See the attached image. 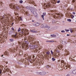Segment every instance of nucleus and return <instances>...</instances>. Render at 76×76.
Returning a JSON list of instances; mask_svg holds the SVG:
<instances>
[{
    "label": "nucleus",
    "instance_id": "nucleus-54",
    "mask_svg": "<svg viewBox=\"0 0 76 76\" xmlns=\"http://www.w3.org/2000/svg\"><path fill=\"white\" fill-rule=\"evenodd\" d=\"M26 15H28V12H26Z\"/></svg>",
    "mask_w": 76,
    "mask_h": 76
},
{
    "label": "nucleus",
    "instance_id": "nucleus-12",
    "mask_svg": "<svg viewBox=\"0 0 76 76\" xmlns=\"http://www.w3.org/2000/svg\"><path fill=\"white\" fill-rule=\"evenodd\" d=\"M39 23H37L36 22H35L33 24V25H34V26H39Z\"/></svg>",
    "mask_w": 76,
    "mask_h": 76
},
{
    "label": "nucleus",
    "instance_id": "nucleus-4",
    "mask_svg": "<svg viewBox=\"0 0 76 76\" xmlns=\"http://www.w3.org/2000/svg\"><path fill=\"white\" fill-rule=\"evenodd\" d=\"M10 7L11 9H14L16 11H19L20 7L18 6H16L15 4H12L10 5Z\"/></svg>",
    "mask_w": 76,
    "mask_h": 76
},
{
    "label": "nucleus",
    "instance_id": "nucleus-19",
    "mask_svg": "<svg viewBox=\"0 0 76 76\" xmlns=\"http://www.w3.org/2000/svg\"><path fill=\"white\" fill-rule=\"evenodd\" d=\"M58 48L59 50H61L63 48V46L61 45H58Z\"/></svg>",
    "mask_w": 76,
    "mask_h": 76
},
{
    "label": "nucleus",
    "instance_id": "nucleus-38",
    "mask_svg": "<svg viewBox=\"0 0 76 76\" xmlns=\"http://www.w3.org/2000/svg\"><path fill=\"white\" fill-rule=\"evenodd\" d=\"M17 37V33H16L15 35H14V37Z\"/></svg>",
    "mask_w": 76,
    "mask_h": 76
},
{
    "label": "nucleus",
    "instance_id": "nucleus-34",
    "mask_svg": "<svg viewBox=\"0 0 76 76\" xmlns=\"http://www.w3.org/2000/svg\"><path fill=\"white\" fill-rule=\"evenodd\" d=\"M13 32V31H10V32L9 33L10 34H12Z\"/></svg>",
    "mask_w": 76,
    "mask_h": 76
},
{
    "label": "nucleus",
    "instance_id": "nucleus-18",
    "mask_svg": "<svg viewBox=\"0 0 76 76\" xmlns=\"http://www.w3.org/2000/svg\"><path fill=\"white\" fill-rule=\"evenodd\" d=\"M73 8H71L70 7H69V8H68L67 9V12H69V11H72L73 10Z\"/></svg>",
    "mask_w": 76,
    "mask_h": 76
},
{
    "label": "nucleus",
    "instance_id": "nucleus-55",
    "mask_svg": "<svg viewBox=\"0 0 76 76\" xmlns=\"http://www.w3.org/2000/svg\"><path fill=\"white\" fill-rule=\"evenodd\" d=\"M12 30H13V31H14V28H13V27H12Z\"/></svg>",
    "mask_w": 76,
    "mask_h": 76
},
{
    "label": "nucleus",
    "instance_id": "nucleus-57",
    "mask_svg": "<svg viewBox=\"0 0 76 76\" xmlns=\"http://www.w3.org/2000/svg\"><path fill=\"white\" fill-rule=\"evenodd\" d=\"M52 1H53L54 2L56 1V0H51Z\"/></svg>",
    "mask_w": 76,
    "mask_h": 76
},
{
    "label": "nucleus",
    "instance_id": "nucleus-44",
    "mask_svg": "<svg viewBox=\"0 0 76 76\" xmlns=\"http://www.w3.org/2000/svg\"><path fill=\"white\" fill-rule=\"evenodd\" d=\"M43 14L44 16H45V15H46V13L45 12L43 13Z\"/></svg>",
    "mask_w": 76,
    "mask_h": 76
},
{
    "label": "nucleus",
    "instance_id": "nucleus-29",
    "mask_svg": "<svg viewBox=\"0 0 76 76\" xmlns=\"http://www.w3.org/2000/svg\"><path fill=\"white\" fill-rule=\"evenodd\" d=\"M36 64H37V66H39V65H40V62H37L36 63Z\"/></svg>",
    "mask_w": 76,
    "mask_h": 76
},
{
    "label": "nucleus",
    "instance_id": "nucleus-15",
    "mask_svg": "<svg viewBox=\"0 0 76 76\" xmlns=\"http://www.w3.org/2000/svg\"><path fill=\"white\" fill-rule=\"evenodd\" d=\"M65 53L64 54V56H67V55H69V51L67 50H65Z\"/></svg>",
    "mask_w": 76,
    "mask_h": 76
},
{
    "label": "nucleus",
    "instance_id": "nucleus-27",
    "mask_svg": "<svg viewBox=\"0 0 76 76\" xmlns=\"http://www.w3.org/2000/svg\"><path fill=\"white\" fill-rule=\"evenodd\" d=\"M32 9H30V10L31 12H32V13H34V12H35V11H34V10H32Z\"/></svg>",
    "mask_w": 76,
    "mask_h": 76
},
{
    "label": "nucleus",
    "instance_id": "nucleus-47",
    "mask_svg": "<svg viewBox=\"0 0 76 76\" xmlns=\"http://www.w3.org/2000/svg\"><path fill=\"white\" fill-rule=\"evenodd\" d=\"M50 52L52 54H53L54 53H53V51L52 50H51Z\"/></svg>",
    "mask_w": 76,
    "mask_h": 76
},
{
    "label": "nucleus",
    "instance_id": "nucleus-9",
    "mask_svg": "<svg viewBox=\"0 0 76 76\" xmlns=\"http://www.w3.org/2000/svg\"><path fill=\"white\" fill-rule=\"evenodd\" d=\"M55 13H56V15H58V18H60L61 16H63V14H60V13H58V12H56V10H55Z\"/></svg>",
    "mask_w": 76,
    "mask_h": 76
},
{
    "label": "nucleus",
    "instance_id": "nucleus-32",
    "mask_svg": "<svg viewBox=\"0 0 76 76\" xmlns=\"http://www.w3.org/2000/svg\"><path fill=\"white\" fill-rule=\"evenodd\" d=\"M19 3L20 4H22L23 3V1L22 0H20L19 1Z\"/></svg>",
    "mask_w": 76,
    "mask_h": 76
},
{
    "label": "nucleus",
    "instance_id": "nucleus-5",
    "mask_svg": "<svg viewBox=\"0 0 76 76\" xmlns=\"http://www.w3.org/2000/svg\"><path fill=\"white\" fill-rule=\"evenodd\" d=\"M44 24V28H47V31H51V29H50V26H48L47 25V24Z\"/></svg>",
    "mask_w": 76,
    "mask_h": 76
},
{
    "label": "nucleus",
    "instance_id": "nucleus-2",
    "mask_svg": "<svg viewBox=\"0 0 76 76\" xmlns=\"http://www.w3.org/2000/svg\"><path fill=\"white\" fill-rule=\"evenodd\" d=\"M11 17L10 14H7L3 15L0 18V20H1V22L3 23H7V22L9 21L10 18Z\"/></svg>",
    "mask_w": 76,
    "mask_h": 76
},
{
    "label": "nucleus",
    "instance_id": "nucleus-11",
    "mask_svg": "<svg viewBox=\"0 0 76 76\" xmlns=\"http://www.w3.org/2000/svg\"><path fill=\"white\" fill-rule=\"evenodd\" d=\"M3 69V66L0 65V75H1L2 73V70Z\"/></svg>",
    "mask_w": 76,
    "mask_h": 76
},
{
    "label": "nucleus",
    "instance_id": "nucleus-64",
    "mask_svg": "<svg viewBox=\"0 0 76 76\" xmlns=\"http://www.w3.org/2000/svg\"><path fill=\"white\" fill-rule=\"evenodd\" d=\"M66 76H70V75L69 74H67L66 75Z\"/></svg>",
    "mask_w": 76,
    "mask_h": 76
},
{
    "label": "nucleus",
    "instance_id": "nucleus-30",
    "mask_svg": "<svg viewBox=\"0 0 76 76\" xmlns=\"http://www.w3.org/2000/svg\"><path fill=\"white\" fill-rule=\"evenodd\" d=\"M41 27L42 28H44V24L42 25L41 26Z\"/></svg>",
    "mask_w": 76,
    "mask_h": 76
},
{
    "label": "nucleus",
    "instance_id": "nucleus-41",
    "mask_svg": "<svg viewBox=\"0 0 76 76\" xmlns=\"http://www.w3.org/2000/svg\"><path fill=\"white\" fill-rule=\"evenodd\" d=\"M49 67H50V66L48 65L46 66V68H47V69H49Z\"/></svg>",
    "mask_w": 76,
    "mask_h": 76
},
{
    "label": "nucleus",
    "instance_id": "nucleus-8",
    "mask_svg": "<svg viewBox=\"0 0 76 76\" xmlns=\"http://www.w3.org/2000/svg\"><path fill=\"white\" fill-rule=\"evenodd\" d=\"M18 46L19 47H23V48H26V45H21V43L20 42L18 41Z\"/></svg>",
    "mask_w": 76,
    "mask_h": 76
},
{
    "label": "nucleus",
    "instance_id": "nucleus-3",
    "mask_svg": "<svg viewBox=\"0 0 76 76\" xmlns=\"http://www.w3.org/2000/svg\"><path fill=\"white\" fill-rule=\"evenodd\" d=\"M28 39L29 42H30L31 44H33V45H35L34 46V48H38L39 45H38L37 43V41H34V38L31 36H29L28 37Z\"/></svg>",
    "mask_w": 76,
    "mask_h": 76
},
{
    "label": "nucleus",
    "instance_id": "nucleus-6",
    "mask_svg": "<svg viewBox=\"0 0 76 76\" xmlns=\"http://www.w3.org/2000/svg\"><path fill=\"white\" fill-rule=\"evenodd\" d=\"M20 20H22V17H19L18 18V19H17L15 20V23H18V22H19V23H20V22H19V21H20Z\"/></svg>",
    "mask_w": 76,
    "mask_h": 76
},
{
    "label": "nucleus",
    "instance_id": "nucleus-60",
    "mask_svg": "<svg viewBox=\"0 0 76 76\" xmlns=\"http://www.w3.org/2000/svg\"><path fill=\"white\" fill-rule=\"evenodd\" d=\"M32 57L33 58H35V56H34V55H33Z\"/></svg>",
    "mask_w": 76,
    "mask_h": 76
},
{
    "label": "nucleus",
    "instance_id": "nucleus-46",
    "mask_svg": "<svg viewBox=\"0 0 76 76\" xmlns=\"http://www.w3.org/2000/svg\"><path fill=\"white\" fill-rule=\"evenodd\" d=\"M65 31H66V32H69V30L66 29V30H65Z\"/></svg>",
    "mask_w": 76,
    "mask_h": 76
},
{
    "label": "nucleus",
    "instance_id": "nucleus-20",
    "mask_svg": "<svg viewBox=\"0 0 76 76\" xmlns=\"http://www.w3.org/2000/svg\"><path fill=\"white\" fill-rule=\"evenodd\" d=\"M4 53L5 56H8L9 55V52L7 51H6Z\"/></svg>",
    "mask_w": 76,
    "mask_h": 76
},
{
    "label": "nucleus",
    "instance_id": "nucleus-52",
    "mask_svg": "<svg viewBox=\"0 0 76 76\" xmlns=\"http://www.w3.org/2000/svg\"><path fill=\"white\" fill-rule=\"evenodd\" d=\"M53 16L54 18H56V17H57V16H56L55 15H53Z\"/></svg>",
    "mask_w": 76,
    "mask_h": 76
},
{
    "label": "nucleus",
    "instance_id": "nucleus-28",
    "mask_svg": "<svg viewBox=\"0 0 76 76\" xmlns=\"http://www.w3.org/2000/svg\"><path fill=\"white\" fill-rule=\"evenodd\" d=\"M42 75H45V74H46V72H42Z\"/></svg>",
    "mask_w": 76,
    "mask_h": 76
},
{
    "label": "nucleus",
    "instance_id": "nucleus-36",
    "mask_svg": "<svg viewBox=\"0 0 76 76\" xmlns=\"http://www.w3.org/2000/svg\"><path fill=\"white\" fill-rule=\"evenodd\" d=\"M10 42H13V39H10Z\"/></svg>",
    "mask_w": 76,
    "mask_h": 76
},
{
    "label": "nucleus",
    "instance_id": "nucleus-37",
    "mask_svg": "<svg viewBox=\"0 0 76 76\" xmlns=\"http://www.w3.org/2000/svg\"><path fill=\"white\" fill-rule=\"evenodd\" d=\"M38 74L40 75H42V72H38Z\"/></svg>",
    "mask_w": 76,
    "mask_h": 76
},
{
    "label": "nucleus",
    "instance_id": "nucleus-7",
    "mask_svg": "<svg viewBox=\"0 0 76 76\" xmlns=\"http://www.w3.org/2000/svg\"><path fill=\"white\" fill-rule=\"evenodd\" d=\"M7 72H10V73H12V72H11V71H10V69H9V68H7L5 69V70L4 71V73H7Z\"/></svg>",
    "mask_w": 76,
    "mask_h": 76
},
{
    "label": "nucleus",
    "instance_id": "nucleus-1",
    "mask_svg": "<svg viewBox=\"0 0 76 76\" xmlns=\"http://www.w3.org/2000/svg\"><path fill=\"white\" fill-rule=\"evenodd\" d=\"M19 33L20 37H21L22 38H23V36H26V35L28 34V32H29V31L28 30L25 29L23 28H19L18 30V32H20Z\"/></svg>",
    "mask_w": 76,
    "mask_h": 76
},
{
    "label": "nucleus",
    "instance_id": "nucleus-26",
    "mask_svg": "<svg viewBox=\"0 0 76 76\" xmlns=\"http://www.w3.org/2000/svg\"><path fill=\"white\" fill-rule=\"evenodd\" d=\"M51 37H56V35L55 34H53L51 35Z\"/></svg>",
    "mask_w": 76,
    "mask_h": 76
},
{
    "label": "nucleus",
    "instance_id": "nucleus-53",
    "mask_svg": "<svg viewBox=\"0 0 76 76\" xmlns=\"http://www.w3.org/2000/svg\"><path fill=\"white\" fill-rule=\"evenodd\" d=\"M4 55H2L1 56V57H3V58H4Z\"/></svg>",
    "mask_w": 76,
    "mask_h": 76
},
{
    "label": "nucleus",
    "instance_id": "nucleus-22",
    "mask_svg": "<svg viewBox=\"0 0 76 76\" xmlns=\"http://www.w3.org/2000/svg\"><path fill=\"white\" fill-rule=\"evenodd\" d=\"M30 31L31 32H32V33H37V31L32 30H30Z\"/></svg>",
    "mask_w": 76,
    "mask_h": 76
},
{
    "label": "nucleus",
    "instance_id": "nucleus-35",
    "mask_svg": "<svg viewBox=\"0 0 76 76\" xmlns=\"http://www.w3.org/2000/svg\"><path fill=\"white\" fill-rule=\"evenodd\" d=\"M28 59L29 60H30L31 59V56H30L28 57Z\"/></svg>",
    "mask_w": 76,
    "mask_h": 76
},
{
    "label": "nucleus",
    "instance_id": "nucleus-59",
    "mask_svg": "<svg viewBox=\"0 0 76 76\" xmlns=\"http://www.w3.org/2000/svg\"><path fill=\"white\" fill-rule=\"evenodd\" d=\"M72 14H73V15H75V12H72Z\"/></svg>",
    "mask_w": 76,
    "mask_h": 76
},
{
    "label": "nucleus",
    "instance_id": "nucleus-24",
    "mask_svg": "<svg viewBox=\"0 0 76 76\" xmlns=\"http://www.w3.org/2000/svg\"><path fill=\"white\" fill-rule=\"evenodd\" d=\"M20 62H21V63H22L23 64H25V61H24V59H22V60H20Z\"/></svg>",
    "mask_w": 76,
    "mask_h": 76
},
{
    "label": "nucleus",
    "instance_id": "nucleus-31",
    "mask_svg": "<svg viewBox=\"0 0 76 76\" xmlns=\"http://www.w3.org/2000/svg\"><path fill=\"white\" fill-rule=\"evenodd\" d=\"M71 42H72V43H74V44H76V40L75 41V42H72L71 41Z\"/></svg>",
    "mask_w": 76,
    "mask_h": 76
},
{
    "label": "nucleus",
    "instance_id": "nucleus-14",
    "mask_svg": "<svg viewBox=\"0 0 76 76\" xmlns=\"http://www.w3.org/2000/svg\"><path fill=\"white\" fill-rule=\"evenodd\" d=\"M46 7L47 8L50 7H51V4L50 3H47L46 5Z\"/></svg>",
    "mask_w": 76,
    "mask_h": 76
},
{
    "label": "nucleus",
    "instance_id": "nucleus-39",
    "mask_svg": "<svg viewBox=\"0 0 76 76\" xmlns=\"http://www.w3.org/2000/svg\"><path fill=\"white\" fill-rule=\"evenodd\" d=\"M67 20L68 21H69V22H71L72 21V20H71L70 19H68Z\"/></svg>",
    "mask_w": 76,
    "mask_h": 76
},
{
    "label": "nucleus",
    "instance_id": "nucleus-10",
    "mask_svg": "<svg viewBox=\"0 0 76 76\" xmlns=\"http://www.w3.org/2000/svg\"><path fill=\"white\" fill-rule=\"evenodd\" d=\"M56 51L57 53H58V52H59V51L58 50H56L53 53V55H54L55 56L57 57V56H58V54H57V53H56Z\"/></svg>",
    "mask_w": 76,
    "mask_h": 76
},
{
    "label": "nucleus",
    "instance_id": "nucleus-21",
    "mask_svg": "<svg viewBox=\"0 0 76 76\" xmlns=\"http://www.w3.org/2000/svg\"><path fill=\"white\" fill-rule=\"evenodd\" d=\"M69 29L71 33H72V32H74V28H70Z\"/></svg>",
    "mask_w": 76,
    "mask_h": 76
},
{
    "label": "nucleus",
    "instance_id": "nucleus-49",
    "mask_svg": "<svg viewBox=\"0 0 76 76\" xmlns=\"http://www.w3.org/2000/svg\"><path fill=\"white\" fill-rule=\"evenodd\" d=\"M60 2V1L58 0L57 1V3H59Z\"/></svg>",
    "mask_w": 76,
    "mask_h": 76
},
{
    "label": "nucleus",
    "instance_id": "nucleus-16",
    "mask_svg": "<svg viewBox=\"0 0 76 76\" xmlns=\"http://www.w3.org/2000/svg\"><path fill=\"white\" fill-rule=\"evenodd\" d=\"M18 50V49L17 48H13L12 49H11V51L12 53H14V52H16L15 51H17Z\"/></svg>",
    "mask_w": 76,
    "mask_h": 76
},
{
    "label": "nucleus",
    "instance_id": "nucleus-13",
    "mask_svg": "<svg viewBox=\"0 0 76 76\" xmlns=\"http://www.w3.org/2000/svg\"><path fill=\"white\" fill-rule=\"evenodd\" d=\"M65 67H66V69H67L68 70H69L70 69H71V67H70V65H65Z\"/></svg>",
    "mask_w": 76,
    "mask_h": 76
},
{
    "label": "nucleus",
    "instance_id": "nucleus-63",
    "mask_svg": "<svg viewBox=\"0 0 76 76\" xmlns=\"http://www.w3.org/2000/svg\"><path fill=\"white\" fill-rule=\"evenodd\" d=\"M5 63L6 64H8V62H7V61Z\"/></svg>",
    "mask_w": 76,
    "mask_h": 76
},
{
    "label": "nucleus",
    "instance_id": "nucleus-51",
    "mask_svg": "<svg viewBox=\"0 0 76 76\" xmlns=\"http://www.w3.org/2000/svg\"><path fill=\"white\" fill-rule=\"evenodd\" d=\"M61 32H65V31L62 30L61 31Z\"/></svg>",
    "mask_w": 76,
    "mask_h": 76
},
{
    "label": "nucleus",
    "instance_id": "nucleus-62",
    "mask_svg": "<svg viewBox=\"0 0 76 76\" xmlns=\"http://www.w3.org/2000/svg\"><path fill=\"white\" fill-rule=\"evenodd\" d=\"M26 42L27 44H28V43H29V42H27V41H26Z\"/></svg>",
    "mask_w": 76,
    "mask_h": 76
},
{
    "label": "nucleus",
    "instance_id": "nucleus-25",
    "mask_svg": "<svg viewBox=\"0 0 76 76\" xmlns=\"http://www.w3.org/2000/svg\"><path fill=\"white\" fill-rule=\"evenodd\" d=\"M34 16H37V12H34V13H33Z\"/></svg>",
    "mask_w": 76,
    "mask_h": 76
},
{
    "label": "nucleus",
    "instance_id": "nucleus-56",
    "mask_svg": "<svg viewBox=\"0 0 76 76\" xmlns=\"http://www.w3.org/2000/svg\"><path fill=\"white\" fill-rule=\"evenodd\" d=\"M72 2V3H75V0H73Z\"/></svg>",
    "mask_w": 76,
    "mask_h": 76
},
{
    "label": "nucleus",
    "instance_id": "nucleus-61",
    "mask_svg": "<svg viewBox=\"0 0 76 76\" xmlns=\"http://www.w3.org/2000/svg\"><path fill=\"white\" fill-rule=\"evenodd\" d=\"M46 42H50V41H46Z\"/></svg>",
    "mask_w": 76,
    "mask_h": 76
},
{
    "label": "nucleus",
    "instance_id": "nucleus-58",
    "mask_svg": "<svg viewBox=\"0 0 76 76\" xmlns=\"http://www.w3.org/2000/svg\"><path fill=\"white\" fill-rule=\"evenodd\" d=\"M62 42V43H66V42H65L64 41H63Z\"/></svg>",
    "mask_w": 76,
    "mask_h": 76
},
{
    "label": "nucleus",
    "instance_id": "nucleus-45",
    "mask_svg": "<svg viewBox=\"0 0 76 76\" xmlns=\"http://www.w3.org/2000/svg\"><path fill=\"white\" fill-rule=\"evenodd\" d=\"M64 63V61L63 60H62L61 61V63Z\"/></svg>",
    "mask_w": 76,
    "mask_h": 76
},
{
    "label": "nucleus",
    "instance_id": "nucleus-42",
    "mask_svg": "<svg viewBox=\"0 0 76 76\" xmlns=\"http://www.w3.org/2000/svg\"><path fill=\"white\" fill-rule=\"evenodd\" d=\"M52 59L53 61H55V60H56V59H55V58H52Z\"/></svg>",
    "mask_w": 76,
    "mask_h": 76
},
{
    "label": "nucleus",
    "instance_id": "nucleus-43",
    "mask_svg": "<svg viewBox=\"0 0 76 76\" xmlns=\"http://www.w3.org/2000/svg\"><path fill=\"white\" fill-rule=\"evenodd\" d=\"M19 55H23V53H22V52H20L19 53Z\"/></svg>",
    "mask_w": 76,
    "mask_h": 76
},
{
    "label": "nucleus",
    "instance_id": "nucleus-50",
    "mask_svg": "<svg viewBox=\"0 0 76 76\" xmlns=\"http://www.w3.org/2000/svg\"><path fill=\"white\" fill-rule=\"evenodd\" d=\"M54 42V41H50V42Z\"/></svg>",
    "mask_w": 76,
    "mask_h": 76
},
{
    "label": "nucleus",
    "instance_id": "nucleus-23",
    "mask_svg": "<svg viewBox=\"0 0 76 76\" xmlns=\"http://www.w3.org/2000/svg\"><path fill=\"white\" fill-rule=\"evenodd\" d=\"M72 73L73 75H76V69L72 71Z\"/></svg>",
    "mask_w": 76,
    "mask_h": 76
},
{
    "label": "nucleus",
    "instance_id": "nucleus-48",
    "mask_svg": "<svg viewBox=\"0 0 76 76\" xmlns=\"http://www.w3.org/2000/svg\"><path fill=\"white\" fill-rule=\"evenodd\" d=\"M71 17L73 19V18H74V17H75V16L74 15H71Z\"/></svg>",
    "mask_w": 76,
    "mask_h": 76
},
{
    "label": "nucleus",
    "instance_id": "nucleus-33",
    "mask_svg": "<svg viewBox=\"0 0 76 76\" xmlns=\"http://www.w3.org/2000/svg\"><path fill=\"white\" fill-rule=\"evenodd\" d=\"M46 54H48V55H49L50 54V52L49 51L47 52Z\"/></svg>",
    "mask_w": 76,
    "mask_h": 76
},
{
    "label": "nucleus",
    "instance_id": "nucleus-40",
    "mask_svg": "<svg viewBox=\"0 0 76 76\" xmlns=\"http://www.w3.org/2000/svg\"><path fill=\"white\" fill-rule=\"evenodd\" d=\"M43 20H44V15H42L41 16Z\"/></svg>",
    "mask_w": 76,
    "mask_h": 76
},
{
    "label": "nucleus",
    "instance_id": "nucleus-17",
    "mask_svg": "<svg viewBox=\"0 0 76 76\" xmlns=\"http://www.w3.org/2000/svg\"><path fill=\"white\" fill-rule=\"evenodd\" d=\"M26 9H28L29 10H30V9H34V7H30L29 6H26Z\"/></svg>",
    "mask_w": 76,
    "mask_h": 76
}]
</instances>
